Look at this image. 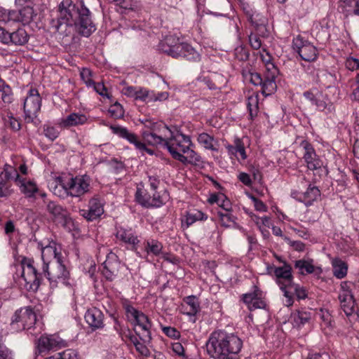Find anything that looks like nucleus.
Returning a JSON list of instances; mask_svg holds the SVG:
<instances>
[{
  "mask_svg": "<svg viewBox=\"0 0 359 359\" xmlns=\"http://www.w3.org/2000/svg\"><path fill=\"white\" fill-rule=\"evenodd\" d=\"M242 346L237 335L222 330L212 332L205 344L207 353L213 359H239Z\"/></svg>",
  "mask_w": 359,
  "mask_h": 359,
  "instance_id": "1",
  "label": "nucleus"
},
{
  "mask_svg": "<svg viewBox=\"0 0 359 359\" xmlns=\"http://www.w3.org/2000/svg\"><path fill=\"white\" fill-rule=\"evenodd\" d=\"M58 12L61 19L78 22L79 33L82 36L88 37L95 30L90 12L83 1L62 0L58 6Z\"/></svg>",
  "mask_w": 359,
  "mask_h": 359,
  "instance_id": "2",
  "label": "nucleus"
},
{
  "mask_svg": "<svg viewBox=\"0 0 359 359\" xmlns=\"http://www.w3.org/2000/svg\"><path fill=\"white\" fill-rule=\"evenodd\" d=\"M41 257L43 261V272L50 282L57 280L65 281L69 278V273L63 264V257L55 246H46L42 250Z\"/></svg>",
  "mask_w": 359,
  "mask_h": 359,
  "instance_id": "3",
  "label": "nucleus"
},
{
  "mask_svg": "<svg viewBox=\"0 0 359 359\" xmlns=\"http://www.w3.org/2000/svg\"><path fill=\"white\" fill-rule=\"evenodd\" d=\"M175 40L172 36H167L165 41L160 44L161 50L174 58L182 57L191 62L200 61L201 55L192 46L187 43L173 44Z\"/></svg>",
  "mask_w": 359,
  "mask_h": 359,
  "instance_id": "4",
  "label": "nucleus"
},
{
  "mask_svg": "<svg viewBox=\"0 0 359 359\" xmlns=\"http://www.w3.org/2000/svg\"><path fill=\"white\" fill-rule=\"evenodd\" d=\"M57 181L67 194L79 197L89 191L90 178L85 175L70 177L67 180L63 177H58Z\"/></svg>",
  "mask_w": 359,
  "mask_h": 359,
  "instance_id": "5",
  "label": "nucleus"
},
{
  "mask_svg": "<svg viewBox=\"0 0 359 359\" xmlns=\"http://www.w3.org/2000/svg\"><path fill=\"white\" fill-rule=\"evenodd\" d=\"M36 322V316L31 306L18 309L11 318V327L17 332L29 330Z\"/></svg>",
  "mask_w": 359,
  "mask_h": 359,
  "instance_id": "6",
  "label": "nucleus"
},
{
  "mask_svg": "<svg viewBox=\"0 0 359 359\" xmlns=\"http://www.w3.org/2000/svg\"><path fill=\"white\" fill-rule=\"evenodd\" d=\"M163 128L170 133V137L167 138L165 149L168 150L175 159L176 156L175 152L182 154L188 151V149L191 144V141L189 136L178 132L176 135H173V132L167 126H164Z\"/></svg>",
  "mask_w": 359,
  "mask_h": 359,
  "instance_id": "7",
  "label": "nucleus"
},
{
  "mask_svg": "<svg viewBox=\"0 0 359 359\" xmlns=\"http://www.w3.org/2000/svg\"><path fill=\"white\" fill-rule=\"evenodd\" d=\"M43 202L46 204V211L54 222L70 231L73 226V222L67 210L53 201L44 200Z\"/></svg>",
  "mask_w": 359,
  "mask_h": 359,
  "instance_id": "8",
  "label": "nucleus"
},
{
  "mask_svg": "<svg viewBox=\"0 0 359 359\" xmlns=\"http://www.w3.org/2000/svg\"><path fill=\"white\" fill-rule=\"evenodd\" d=\"M34 261L26 257L22 260V278L25 281V286L28 290L36 291L41 283V274L37 273L33 266Z\"/></svg>",
  "mask_w": 359,
  "mask_h": 359,
  "instance_id": "9",
  "label": "nucleus"
},
{
  "mask_svg": "<svg viewBox=\"0 0 359 359\" xmlns=\"http://www.w3.org/2000/svg\"><path fill=\"white\" fill-rule=\"evenodd\" d=\"M273 66V72H268L264 77L259 73H250V82L255 86H260L262 87V93L264 96H268L273 93L276 89V83L275 81L277 69Z\"/></svg>",
  "mask_w": 359,
  "mask_h": 359,
  "instance_id": "10",
  "label": "nucleus"
},
{
  "mask_svg": "<svg viewBox=\"0 0 359 359\" xmlns=\"http://www.w3.org/2000/svg\"><path fill=\"white\" fill-rule=\"evenodd\" d=\"M41 105V98L36 89H31L25 100L23 109L25 120L32 123L37 117Z\"/></svg>",
  "mask_w": 359,
  "mask_h": 359,
  "instance_id": "11",
  "label": "nucleus"
},
{
  "mask_svg": "<svg viewBox=\"0 0 359 359\" xmlns=\"http://www.w3.org/2000/svg\"><path fill=\"white\" fill-rule=\"evenodd\" d=\"M36 354H47L51 351L66 346V342L60 337L54 335L41 336L35 342Z\"/></svg>",
  "mask_w": 359,
  "mask_h": 359,
  "instance_id": "12",
  "label": "nucleus"
},
{
  "mask_svg": "<svg viewBox=\"0 0 359 359\" xmlns=\"http://www.w3.org/2000/svg\"><path fill=\"white\" fill-rule=\"evenodd\" d=\"M294 49L297 50L301 58L305 61L311 62L317 57V49L310 42L304 41L298 36L294 40Z\"/></svg>",
  "mask_w": 359,
  "mask_h": 359,
  "instance_id": "13",
  "label": "nucleus"
},
{
  "mask_svg": "<svg viewBox=\"0 0 359 359\" xmlns=\"http://www.w3.org/2000/svg\"><path fill=\"white\" fill-rule=\"evenodd\" d=\"M135 332L140 337V339L144 341H149L151 339L150 329L151 322L148 317L142 312L135 316Z\"/></svg>",
  "mask_w": 359,
  "mask_h": 359,
  "instance_id": "14",
  "label": "nucleus"
},
{
  "mask_svg": "<svg viewBox=\"0 0 359 359\" xmlns=\"http://www.w3.org/2000/svg\"><path fill=\"white\" fill-rule=\"evenodd\" d=\"M300 145L305 151L303 158L306 163L307 168L311 170L320 169L323 163L316 155L312 145L306 140H303Z\"/></svg>",
  "mask_w": 359,
  "mask_h": 359,
  "instance_id": "15",
  "label": "nucleus"
},
{
  "mask_svg": "<svg viewBox=\"0 0 359 359\" xmlns=\"http://www.w3.org/2000/svg\"><path fill=\"white\" fill-rule=\"evenodd\" d=\"M37 15L32 6L27 4L18 10H13L11 13L13 22H19L23 25H29Z\"/></svg>",
  "mask_w": 359,
  "mask_h": 359,
  "instance_id": "16",
  "label": "nucleus"
},
{
  "mask_svg": "<svg viewBox=\"0 0 359 359\" xmlns=\"http://www.w3.org/2000/svg\"><path fill=\"white\" fill-rule=\"evenodd\" d=\"M113 133L119 137L127 140L129 142L134 144L135 147L140 151H144L150 154H153L151 149H148L144 143L137 140V137L135 133H130L127 128L121 126H111Z\"/></svg>",
  "mask_w": 359,
  "mask_h": 359,
  "instance_id": "17",
  "label": "nucleus"
},
{
  "mask_svg": "<svg viewBox=\"0 0 359 359\" xmlns=\"http://www.w3.org/2000/svg\"><path fill=\"white\" fill-rule=\"evenodd\" d=\"M339 299L341 307L347 316H356L357 318L359 317V309L358 307L355 308V302L349 291H344L339 294Z\"/></svg>",
  "mask_w": 359,
  "mask_h": 359,
  "instance_id": "18",
  "label": "nucleus"
},
{
  "mask_svg": "<svg viewBox=\"0 0 359 359\" xmlns=\"http://www.w3.org/2000/svg\"><path fill=\"white\" fill-rule=\"evenodd\" d=\"M291 271V266L287 264H285L283 266L276 267L274 270L277 283L283 291L293 283Z\"/></svg>",
  "mask_w": 359,
  "mask_h": 359,
  "instance_id": "19",
  "label": "nucleus"
},
{
  "mask_svg": "<svg viewBox=\"0 0 359 359\" xmlns=\"http://www.w3.org/2000/svg\"><path fill=\"white\" fill-rule=\"evenodd\" d=\"M85 319L86 323L93 330L104 327V315L100 309L95 307L89 309L87 311L85 314Z\"/></svg>",
  "mask_w": 359,
  "mask_h": 359,
  "instance_id": "20",
  "label": "nucleus"
},
{
  "mask_svg": "<svg viewBox=\"0 0 359 359\" xmlns=\"http://www.w3.org/2000/svg\"><path fill=\"white\" fill-rule=\"evenodd\" d=\"M77 25V22L67 20V19H61L59 17L55 20H52L51 26L55 29L59 34L63 36H67L71 34L73 25Z\"/></svg>",
  "mask_w": 359,
  "mask_h": 359,
  "instance_id": "21",
  "label": "nucleus"
},
{
  "mask_svg": "<svg viewBox=\"0 0 359 359\" xmlns=\"http://www.w3.org/2000/svg\"><path fill=\"white\" fill-rule=\"evenodd\" d=\"M143 140L152 146L165 148L167 139L163 138L161 136L156 135V132L150 130H143L142 133Z\"/></svg>",
  "mask_w": 359,
  "mask_h": 359,
  "instance_id": "22",
  "label": "nucleus"
},
{
  "mask_svg": "<svg viewBox=\"0 0 359 359\" xmlns=\"http://www.w3.org/2000/svg\"><path fill=\"white\" fill-rule=\"evenodd\" d=\"M29 39V36L23 28H18L15 31L11 32V44L15 46H24Z\"/></svg>",
  "mask_w": 359,
  "mask_h": 359,
  "instance_id": "23",
  "label": "nucleus"
},
{
  "mask_svg": "<svg viewBox=\"0 0 359 359\" xmlns=\"http://www.w3.org/2000/svg\"><path fill=\"white\" fill-rule=\"evenodd\" d=\"M187 156L182 154H177L175 152V159L183 163L197 165L201 162V157L197 154L194 150L190 149L189 147L188 151H186Z\"/></svg>",
  "mask_w": 359,
  "mask_h": 359,
  "instance_id": "24",
  "label": "nucleus"
},
{
  "mask_svg": "<svg viewBox=\"0 0 359 359\" xmlns=\"http://www.w3.org/2000/svg\"><path fill=\"white\" fill-rule=\"evenodd\" d=\"M339 8L346 15L354 13L359 15V0H339Z\"/></svg>",
  "mask_w": 359,
  "mask_h": 359,
  "instance_id": "25",
  "label": "nucleus"
},
{
  "mask_svg": "<svg viewBox=\"0 0 359 359\" xmlns=\"http://www.w3.org/2000/svg\"><path fill=\"white\" fill-rule=\"evenodd\" d=\"M116 238L126 243H128L135 246L139 243V240L137 236H135L130 230H127L123 228H120L116 231Z\"/></svg>",
  "mask_w": 359,
  "mask_h": 359,
  "instance_id": "26",
  "label": "nucleus"
},
{
  "mask_svg": "<svg viewBox=\"0 0 359 359\" xmlns=\"http://www.w3.org/2000/svg\"><path fill=\"white\" fill-rule=\"evenodd\" d=\"M320 196V191L317 187L309 185L307 190L303 193L301 200L306 205H311Z\"/></svg>",
  "mask_w": 359,
  "mask_h": 359,
  "instance_id": "27",
  "label": "nucleus"
},
{
  "mask_svg": "<svg viewBox=\"0 0 359 359\" xmlns=\"http://www.w3.org/2000/svg\"><path fill=\"white\" fill-rule=\"evenodd\" d=\"M332 272L336 278L341 279L346 276L347 265L340 259L336 258L332 261Z\"/></svg>",
  "mask_w": 359,
  "mask_h": 359,
  "instance_id": "28",
  "label": "nucleus"
},
{
  "mask_svg": "<svg viewBox=\"0 0 359 359\" xmlns=\"http://www.w3.org/2000/svg\"><path fill=\"white\" fill-rule=\"evenodd\" d=\"M86 121L87 118L84 114L72 113L63 119L62 123L64 126H74L83 124Z\"/></svg>",
  "mask_w": 359,
  "mask_h": 359,
  "instance_id": "29",
  "label": "nucleus"
},
{
  "mask_svg": "<svg viewBox=\"0 0 359 359\" xmlns=\"http://www.w3.org/2000/svg\"><path fill=\"white\" fill-rule=\"evenodd\" d=\"M284 296L292 294L296 295L298 299H304L307 297L306 290L304 287L292 283L284 291Z\"/></svg>",
  "mask_w": 359,
  "mask_h": 359,
  "instance_id": "30",
  "label": "nucleus"
},
{
  "mask_svg": "<svg viewBox=\"0 0 359 359\" xmlns=\"http://www.w3.org/2000/svg\"><path fill=\"white\" fill-rule=\"evenodd\" d=\"M0 100L4 103H11L13 100V92L11 87L0 77Z\"/></svg>",
  "mask_w": 359,
  "mask_h": 359,
  "instance_id": "31",
  "label": "nucleus"
},
{
  "mask_svg": "<svg viewBox=\"0 0 359 359\" xmlns=\"http://www.w3.org/2000/svg\"><path fill=\"white\" fill-rule=\"evenodd\" d=\"M144 248L148 254L151 253L158 256L161 253L163 245L159 241L151 239L146 242Z\"/></svg>",
  "mask_w": 359,
  "mask_h": 359,
  "instance_id": "32",
  "label": "nucleus"
},
{
  "mask_svg": "<svg viewBox=\"0 0 359 359\" xmlns=\"http://www.w3.org/2000/svg\"><path fill=\"white\" fill-rule=\"evenodd\" d=\"M185 303L189 306V311L187 312L189 316H195L200 309L199 302L196 297L189 296L184 299Z\"/></svg>",
  "mask_w": 359,
  "mask_h": 359,
  "instance_id": "33",
  "label": "nucleus"
},
{
  "mask_svg": "<svg viewBox=\"0 0 359 359\" xmlns=\"http://www.w3.org/2000/svg\"><path fill=\"white\" fill-rule=\"evenodd\" d=\"M88 210L93 215V219L98 218L104 212L102 205L97 198H92L89 201Z\"/></svg>",
  "mask_w": 359,
  "mask_h": 359,
  "instance_id": "34",
  "label": "nucleus"
},
{
  "mask_svg": "<svg viewBox=\"0 0 359 359\" xmlns=\"http://www.w3.org/2000/svg\"><path fill=\"white\" fill-rule=\"evenodd\" d=\"M206 219L207 216L203 212L196 211V212H188L183 222H185L187 227H189L197 220H205Z\"/></svg>",
  "mask_w": 359,
  "mask_h": 359,
  "instance_id": "35",
  "label": "nucleus"
},
{
  "mask_svg": "<svg viewBox=\"0 0 359 359\" xmlns=\"http://www.w3.org/2000/svg\"><path fill=\"white\" fill-rule=\"evenodd\" d=\"M198 141L200 144L203 145L205 149H210L212 151L217 150L213 145L214 138L209 135L208 133H201L198 137Z\"/></svg>",
  "mask_w": 359,
  "mask_h": 359,
  "instance_id": "36",
  "label": "nucleus"
},
{
  "mask_svg": "<svg viewBox=\"0 0 359 359\" xmlns=\"http://www.w3.org/2000/svg\"><path fill=\"white\" fill-rule=\"evenodd\" d=\"M258 104L259 100L257 95H252L248 97L247 107L252 119L257 115L259 110Z\"/></svg>",
  "mask_w": 359,
  "mask_h": 359,
  "instance_id": "37",
  "label": "nucleus"
},
{
  "mask_svg": "<svg viewBox=\"0 0 359 359\" xmlns=\"http://www.w3.org/2000/svg\"><path fill=\"white\" fill-rule=\"evenodd\" d=\"M228 149L232 153H239L243 160L247 158L244 144L239 138H236L234 140V145L229 146Z\"/></svg>",
  "mask_w": 359,
  "mask_h": 359,
  "instance_id": "38",
  "label": "nucleus"
},
{
  "mask_svg": "<svg viewBox=\"0 0 359 359\" xmlns=\"http://www.w3.org/2000/svg\"><path fill=\"white\" fill-rule=\"evenodd\" d=\"M21 191L25 194L27 195L28 197H32L34 194L38 191L36 185L31 182H22L20 185Z\"/></svg>",
  "mask_w": 359,
  "mask_h": 359,
  "instance_id": "39",
  "label": "nucleus"
},
{
  "mask_svg": "<svg viewBox=\"0 0 359 359\" xmlns=\"http://www.w3.org/2000/svg\"><path fill=\"white\" fill-rule=\"evenodd\" d=\"M294 267L300 270V273L304 274V270L307 273H312L314 271V266L307 261L299 259L295 262Z\"/></svg>",
  "mask_w": 359,
  "mask_h": 359,
  "instance_id": "40",
  "label": "nucleus"
},
{
  "mask_svg": "<svg viewBox=\"0 0 359 359\" xmlns=\"http://www.w3.org/2000/svg\"><path fill=\"white\" fill-rule=\"evenodd\" d=\"M217 214L219 217L222 226L224 227H229L230 226V222L236 223V217L230 213V212H227L226 213L218 212Z\"/></svg>",
  "mask_w": 359,
  "mask_h": 359,
  "instance_id": "41",
  "label": "nucleus"
},
{
  "mask_svg": "<svg viewBox=\"0 0 359 359\" xmlns=\"http://www.w3.org/2000/svg\"><path fill=\"white\" fill-rule=\"evenodd\" d=\"M165 194L161 196L158 193L154 192L151 197V203L148 201H144V204L151 205V207H160L165 203Z\"/></svg>",
  "mask_w": 359,
  "mask_h": 359,
  "instance_id": "42",
  "label": "nucleus"
},
{
  "mask_svg": "<svg viewBox=\"0 0 359 359\" xmlns=\"http://www.w3.org/2000/svg\"><path fill=\"white\" fill-rule=\"evenodd\" d=\"M109 113L115 118H121L124 116L123 108L118 102L110 106Z\"/></svg>",
  "mask_w": 359,
  "mask_h": 359,
  "instance_id": "43",
  "label": "nucleus"
},
{
  "mask_svg": "<svg viewBox=\"0 0 359 359\" xmlns=\"http://www.w3.org/2000/svg\"><path fill=\"white\" fill-rule=\"evenodd\" d=\"M151 197L150 194L147 193H144L140 189H137L135 194V198L137 201L141 204L144 207H151V205H145L144 204V201H148L149 203H151Z\"/></svg>",
  "mask_w": 359,
  "mask_h": 359,
  "instance_id": "44",
  "label": "nucleus"
},
{
  "mask_svg": "<svg viewBox=\"0 0 359 359\" xmlns=\"http://www.w3.org/2000/svg\"><path fill=\"white\" fill-rule=\"evenodd\" d=\"M5 125L7 127H9L14 131H18L20 128L21 125L20 121L14 118L12 114L8 115L7 118H5Z\"/></svg>",
  "mask_w": 359,
  "mask_h": 359,
  "instance_id": "45",
  "label": "nucleus"
},
{
  "mask_svg": "<svg viewBox=\"0 0 359 359\" xmlns=\"http://www.w3.org/2000/svg\"><path fill=\"white\" fill-rule=\"evenodd\" d=\"M60 359H78V352L74 349H67L61 353H56Z\"/></svg>",
  "mask_w": 359,
  "mask_h": 359,
  "instance_id": "46",
  "label": "nucleus"
},
{
  "mask_svg": "<svg viewBox=\"0 0 359 359\" xmlns=\"http://www.w3.org/2000/svg\"><path fill=\"white\" fill-rule=\"evenodd\" d=\"M254 291L252 293H247L243 295V300L249 307L257 295H261V292L257 286H254Z\"/></svg>",
  "mask_w": 359,
  "mask_h": 359,
  "instance_id": "47",
  "label": "nucleus"
},
{
  "mask_svg": "<svg viewBox=\"0 0 359 359\" xmlns=\"http://www.w3.org/2000/svg\"><path fill=\"white\" fill-rule=\"evenodd\" d=\"M261 295H257L254 299L252 303L249 306V309L252 311L257 309H264L266 306L265 302L260 297Z\"/></svg>",
  "mask_w": 359,
  "mask_h": 359,
  "instance_id": "48",
  "label": "nucleus"
},
{
  "mask_svg": "<svg viewBox=\"0 0 359 359\" xmlns=\"http://www.w3.org/2000/svg\"><path fill=\"white\" fill-rule=\"evenodd\" d=\"M235 55L236 57L241 61H245L249 57L248 51L243 47H238L235 50Z\"/></svg>",
  "mask_w": 359,
  "mask_h": 359,
  "instance_id": "49",
  "label": "nucleus"
},
{
  "mask_svg": "<svg viewBox=\"0 0 359 359\" xmlns=\"http://www.w3.org/2000/svg\"><path fill=\"white\" fill-rule=\"evenodd\" d=\"M95 90L101 96L111 99V95L107 93V90L103 83H97L94 85Z\"/></svg>",
  "mask_w": 359,
  "mask_h": 359,
  "instance_id": "50",
  "label": "nucleus"
},
{
  "mask_svg": "<svg viewBox=\"0 0 359 359\" xmlns=\"http://www.w3.org/2000/svg\"><path fill=\"white\" fill-rule=\"evenodd\" d=\"M13 12V10H7L0 7V18L5 22H13V17H11Z\"/></svg>",
  "mask_w": 359,
  "mask_h": 359,
  "instance_id": "51",
  "label": "nucleus"
},
{
  "mask_svg": "<svg viewBox=\"0 0 359 359\" xmlns=\"http://www.w3.org/2000/svg\"><path fill=\"white\" fill-rule=\"evenodd\" d=\"M249 41L251 47L255 50H258L262 46V41L260 38L256 35L251 34L249 36Z\"/></svg>",
  "mask_w": 359,
  "mask_h": 359,
  "instance_id": "52",
  "label": "nucleus"
},
{
  "mask_svg": "<svg viewBox=\"0 0 359 359\" xmlns=\"http://www.w3.org/2000/svg\"><path fill=\"white\" fill-rule=\"evenodd\" d=\"M11 32L0 27V41L6 45L11 44Z\"/></svg>",
  "mask_w": 359,
  "mask_h": 359,
  "instance_id": "53",
  "label": "nucleus"
},
{
  "mask_svg": "<svg viewBox=\"0 0 359 359\" xmlns=\"http://www.w3.org/2000/svg\"><path fill=\"white\" fill-rule=\"evenodd\" d=\"M345 65L348 69L351 71L356 70L359 68V60L354 57H348Z\"/></svg>",
  "mask_w": 359,
  "mask_h": 359,
  "instance_id": "54",
  "label": "nucleus"
},
{
  "mask_svg": "<svg viewBox=\"0 0 359 359\" xmlns=\"http://www.w3.org/2000/svg\"><path fill=\"white\" fill-rule=\"evenodd\" d=\"M252 201L254 202V206L256 210L259 212H266V205L259 199L255 196H251Z\"/></svg>",
  "mask_w": 359,
  "mask_h": 359,
  "instance_id": "55",
  "label": "nucleus"
},
{
  "mask_svg": "<svg viewBox=\"0 0 359 359\" xmlns=\"http://www.w3.org/2000/svg\"><path fill=\"white\" fill-rule=\"evenodd\" d=\"M311 319V313L305 311H299L297 316V321L299 320L302 325L309 322Z\"/></svg>",
  "mask_w": 359,
  "mask_h": 359,
  "instance_id": "56",
  "label": "nucleus"
},
{
  "mask_svg": "<svg viewBox=\"0 0 359 359\" xmlns=\"http://www.w3.org/2000/svg\"><path fill=\"white\" fill-rule=\"evenodd\" d=\"M163 331L169 337L177 339L180 337V332L174 327H164Z\"/></svg>",
  "mask_w": 359,
  "mask_h": 359,
  "instance_id": "57",
  "label": "nucleus"
},
{
  "mask_svg": "<svg viewBox=\"0 0 359 359\" xmlns=\"http://www.w3.org/2000/svg\"><path fill=\"white\" fill-rule=\"evenodd\" d=\"M45 135L51 140H54L58 136V132L53 127H47L44 129Z\"/></svg>",
  "mask_w": 359,
  "mask_h": 359,
  "instance_id": "58",
  "label": "nucleus"
},
{
  "mask_svg": "<svg viewBox=\"0 0 359 359\" xmlns=\"http://www.w3.org/2000/svg\"><path fill=\"white\" fill-rule=\"evenodd\" d=\"M8 181L5 179L0 180V197L6 196L8 194Z\"/></svg>",
  "mask_w": 359,
  "mask_h": 359,
  "instance_id": "59",
  "label": "nucleus"
},
{
  "mask_svg": "<svg viewBox=\"0 0 359 359\" xmlns=\"http://www.w3.org/2000/svg\"><path fill=\"white\" fill-rule=\"evenodd\" d=\"M289 244L290 246H292L294 250L298 251V252H302L304 250L305 248V244L302 243V241H292L289 240Z\"/></svg>",
  "mask_w": 359,
  "mask_h": 359,
  "instance_id": "60",
  "label": "nucleus"
},
{
  "mask_svg": "<svg viewBox=\"0 0 359 359\" xmlns=\"http://www.w3.org/2000/svg\"><path fill=\"white\" fill-rule=\"evenodd\" d=\"M217 205L226 212H231V204L230 201L225 196V199H222Z\"/></svg>",
  "mask_w": 359,
  "mask_h": 359,
  "instance_id": "61",
  "label": "nucleus"
},
{
  "mask_svg": "<svg viewBox=\"0 0 359 359\" xmlns=\"http://www.w3.org/2000/svg\"><path fill=\"white\" fill-rule=\"evenodd\" d=\"M225 199V195L224 194H212L208 198V201L210 204L219 203L222 199Z\"/></svg>",
  "mask_w": 359,
  "mask_h": 359,
  "instance_id": "62",
  "label": "nucleus"
},
{
  "mask_svg": "<svg viewBox=\"0 0 359 359\" xmlns=\"http://www.w3.org/2000/svg\"><path fill=\"white\" fill-rule=\"evenodd\" d=\"M239 180L246 186H250L252 183L250 177L245 172H241L238 175Z\"/></svg>",
  "mask_w": 359,
  "mask_h": 359,
  "instance_id": "63",
  "label": "nucleus"
},
{
  "mask_svg": "<svg viewBox=\"0 0 359 359\" xmlns=\"http://www.w3.org/2000/svg\"><path fill=\"white\" fill-rule=\"evenodd\" d=\"M172 351L178 355L182 356L184 355V348L179 342L172 344Z\"/></svg>",
  "mask_w": 359,
  "mask_h": 359,
  "instance_id": "64",
  "label": "nucleus"
}]
</instances>
